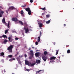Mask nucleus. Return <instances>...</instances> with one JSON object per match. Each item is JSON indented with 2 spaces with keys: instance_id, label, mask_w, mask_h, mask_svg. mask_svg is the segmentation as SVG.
I'll return each instance as SVG.
<instances>
[{
  "instance_id": "nucleus-21",
  "label": "nucleus",
  "mask_w": 74,
  "mask_h": 74,
  "mask_svg": "<svg viewBox=\"0 0 74 74\" xmlns=\"http://www.w3.org/2000/svg\"><path fill=\"white\" fill-rule=\"evenodd\" d=\"M1 56H4V53L2 52L0 53Z\"/></svg>"
},
{
  "instance_id": "nucleus-17",
  "label": "nucleus",
  "mask_w": 74,
  "mask_h": 74,
  "mask_svg": "<svg viewBox=\"0 0 74 74\" xmlns=\"http://www.w3.org/2000/svg\"><path fill=\"white\" fill-rule=\"evenodd\" d=\"M25 10L26 11L28 12L30 10V8H27L25 9Z\"/></svg>"
},
{
  "instance_id": "nucleus-62",
  "label": "nucleus",
  "mask_w": 74,
  "mask_h": 74,
  "mask_svg": "<svg viewBox=\"0 0 74 74\" xmlns=\"http://www.w3.org/2000/svg\"><path fill=\"white\" fill-rule=\"evenodd\" d=\"M50 62H51V61Z\"/></svg>"
},
{
  "instance_id": "nucleus-28",
  "label": "nucleus",
  "mask_w": 74,
  "mask_h": 74,
  "mask_svg": "<svg viewBox=\"0 0 74 74\" xmlns=\"http://www.w3.org/2000/svg\"><path fill=\"white\" fill-rule=\"evenodd\" d=\"M8 57H9V58H12V55H9L8 56Z\"/></svg>"
},
{
  "instance_id": "nucleus-52",
  "label": "nucleus",
  "mask_w": 74,
  "mask_h": 74,
  "mask_svg": "<svg viewBox=\"0 0 74 74\" xmlns=\"http://www.w3.org/2000/svg\"><path fill=\"white\" fill-rule=\"evenodd\" d=\"M18 55V54H15V56H17Z\"/></svg>"
},
{
  "instance_id": "nucleus-2",
  "label": "nucleus",
  "mask_w": 74,
  "mask_h": 74,
  "mask_svg": "<svg viewBox=\"0 0 74 74\" xmlns=\"http://www.w3.org/2000/svg\"><path fill=\"white\" fill-rule=\"evenodd\" d=\"M16 10V8L14 6H10L9 7L8 10V11H6V13L8 14V11H11V10Z\"/></svg>"
},
{
  "instance_id": "nucleus-16",
  "label": "nucleus",
  "mask_w": 74,
  "mask_h": 74,
  "mask_svg": "<svg viewBox=\"0 0 74 74\" xmlns=\"http://www.w3.org/2000/svg\"><path fill=\"white\" fill-rule=\"evenodd\" d=\"M19 23L22 26H23V22H22L21 21H18Z\"/></svg>"
},
{
  "instance_id": "nucleus-18",
  "label": "nucleus",
  "mask_w": 74,
  "mask_h": 74,
  "mask_svg": "<svg viewBox=\"0 0 74 74\" xmlns=\"http://www.w3.org/2000/svg\"><path fill=\"white\" fill-rule=\"evenodd\" d=\"M7 42V40L6 39H5L4 40V41L3 42V43L4 44H6V43Z\"/></svg>"
},
{
  "instance_id": "nucleus-38",
  "label": "nucleus",
  "mask_w": 74,
  "mask_h": 74,
  "mask_svg": "<svg viewBox=\"0 0 74 74\" xmlns=\"http://www.w3.org/2000/svg\"><path fill=\"white\" fill-rule=\"evenodd\" d=\"M18 39H19L18 38H16L15 40H18Z\"/></svg>"
},
{
  "instance_id": "nucleus-31",
  "label": "nucleus",
  "mask_w": 74,
  "mask_h": 74,
  "mask_svg": "<svg viewBox=\"0 0 74 74\" xmlns=\"http://www.w3.org/2000/svg\"><path fill=\"white\" fill-rule=\"evenodd\" d=\"M56 55H58V52H59V51L58 50H56Z\"/></svg>"
},
{
  "instance_id": "nucleus-59",
  "label": "nucleus",
  "mask_w": 74,
  "mask_h": 74,
  "mask_svg": "<svg viewBox=\"0 0 74 74\" xmlns=\"http://www.w3.org/2000/svg\"><path fill=\"white\" fill-rule=\"evenodd\" d=\"M12 74H15V73H12Z\"/></svg>"
},
{
  "instance_id": "nucleus-20",
  "label": "nucleus",
  "mask_w": 74,
  "mask_h": 74,
  "mask_svg": "<svg viewBox=\"0 0 74 74\" xmlns=\"http://www.w3.org/2000/svg\"><path fill=\"white\" fill-rule=\"evenodd\" d=\"M2 37H3V38H7V37L6 36V35H3L2 36Z\"/></svg>"
},
{
  "instance_id": "nucleus-27",
  "label": "nucleus",
  "mask_w": 74,
  "mask_h": 74,
  "mask_svg": "<svg viewBox=\"0 0 74 74\" xmlns=\"http://www.w3.org/2000/svg\"><path fill=\"white\" fill-rule=\"evenodd\" d=\"M50 22H51V21H50V20H49L48 21L46 22V23L47 24L49 23H50Z\"/></svg>"
},
{
  "instance_id": "nucleus-42",
  "label": "nucleus",
  "mask_w": 74,
  "mask_h": 74,
  "mask_svg": "<svg viewBox=\"0 0 74 74\" xmlns=\"http://www.w3.org/2000/svg\"><path fill=\"white\" fill-rule=\"evenodd\" d=\"M2 15H1V14L0 13V17H2Z\"/></svg>"
},
{
  "instance_id": "nucleus-34",
  "label": "nucleus",
  "mask_w": 74,
  "mask_h": 74,
  "mask_svg": "<svg viewBox=\"0 0 74 74\" xmlns=\"http://www.w3.org/2000/svg\"><path fill=\"white\" fill-rule=\"evenodd\" d=\"M18 62L19 64H21V61L20 60Z\"/></svg>"
},
{
  "instance_id": "nucleus-50",
  "label": "nucleus",
  "mask_w": 74,
  "mask_h": 74,
  "mask_svg": "<svg viewBox=\"0 0 74 74\" xmlns=\"http://www.w3.org/2000/svg\"><path fill=\"white\" fill-rule=\"evenodd\" d=\"M42 73H44V72H41V73L40 72L39 74H42Z\"/></svg>"
},
{
  "instance_id": "nucleus-6",
  "label": "nucleus",
  "mask_w": 74,
  "mask_h": 74,
  "mask_svg": "<svg viewBox=\"0 0 74 74\" xmlns=\"http://www.w3.org/2000/svg\"><path fill=\"white\" fill-rule=\"evenodd\" d=\"M42 59L44 62H46V60H47V57L43 56L42 57Z\"/></svg>"
},
{
  "instance_id": "nucleus-15",
  "label": "nucleus",
  "mask_w": 74,
  "mask_h": 74,
  "mask_svg": "<svg viewBox=\"0 0 74 74\" xmlns=\"http://www.w3.org/2000/svg\"><path fill=\"white\" fill-rule=\"evenodd\" d=\"M40 62H41V61L39 60H36V63H37V64H38V63H40Z\"/></svg>"
},
{
  "instance_id": "nucleus-35",
  "label": "nucleus",
  "mask_w": 74,
  "mask_h": 74,
  "mask_svg": "<svg viewBox=\"0 0 74 74\" xmlns=\"http://www.w3.org/2000/svg\"><path fill=\"white\" fill-rule=\"evenodd\" d=\"M49 15H46V18H49Z\"/></svg>"
},
{
  "instance_id": "nucleus-39",
  "label": "nucleus",
  "mask_w": 74,
  "mask_h": 74,
  "mask_svg": "<svg viewBox=\"0 0 74 74\" xmlns=\"http://www.w3.org/2000/svg\"><path fill=\"white\" fill-rule=\"evenodd\" d=\"M9 61H10V62H12V59H10L9 60Z\"/></svg>"
},
{
  "instance_id": "nucleus-26",
  "label": "nucleus",
  "mask_w": 74,
  "mask_h": 74,
  "mask_svg": "<svg viewBox=\"0 0 74 74\" xmlns=\"http://www.w3.org/2000/svg\"><path fill=\"white\" fill-rule=\"evenodd\" d=\"M70 53V50L69 49H68L67 51V53Z\"/></svg>"
},
{
  "instance_id": "nucleus-37",
  "label": "nucleus",
  "mask_w": 74,
  "mask_h": 74,
  "mask_svg": "<svg viewBox=\"0 0 74 74\" xmlns=\"http://www.w3.org/2000/svg\"><path fill=\"white\" fill-rule=\"evenodd\" d=\"M29 59H32V56H30L29 57Z\"/></svg>"
},
{
  "instance_id": "nucleus-43",
  "label": "nucleus",
  "mask_w": 74,
  "mask_h": 74,
  "mask_svg": "<svg viewBox=\"0 0 74 74\" xmlns=\"http://www.w3.org/2000/svg\"><path fill=\"white\" fill-rule=\"evenodd\" d=\"M26 70H27V71H30V70L29 69H26Z\"/></svg>"
},
{
  "instance_id": "nucleus-22",
  "label": "nucleus",
  "mask_w": 74,
  "mask_h": 74,
  "mask_svg": "<svg viewBox=\"0 0 74 74\" xmlns=\"http://www.w3.org/2000/svg\"><path fill=\"white\" fill-rule=\"evenodd\" d=\"M10 21H8V25H7V27H8V28H10Z\"/></svg>"
},
{
  "instance_id": "nucleus-14",
  "label": "nucleus",
  "mask_w": 74,
  "mask_h": 74,
  "mask_svg": "<svg viewBox=\"0 0 74 74\" xmlns=\"http://www.w3.org/2000/svg\"><path fill=\"white\" fill-rule=\"evenodd\" d=\"M2 22L3 23H5V25L7 24L6 23V22H5V19L4 18H3V19H2Z\"/></svg>"
},
{
  "instance_id": "nucleus-45",
  "label": "nucleus",
  "mask_w": 74,
  "mask_h": 74,
  "mask_svg": "<svg viewBox=\"0 0 74 74\" xmlns=\"http://www.w3.org/2000/svg\"><path fill=\"white\" fill-rule=\"evenodd\" d=\"M25 58H26V57H27V55H26V54L25 55Z\"/></svg>"
},
{
  "instance_id": "nucleus-24",
  "label": "nucleus",
  "mask_w": 74,
  "mask_h": 74,
  "mask_svg": "<svg viewBox=\"0 0 74 74\" xmlns=\"http://www.w3.org/2000/svg\"><path fill=\"white\" fill-rule=\"evenodd\" d=\"M42 71V70H40L39 71H36V73H40V71Z\"/></svg>"
},
{
  "instance_id": "nucleus-23",
  "label": "nucleus",
  "mask_w": 74,
  "mask_h": 74,
  "mask_svg": "<svg viewBox=\"0 0 74 74\" xmlns=\"http://www.w3.org/2000/svg\"><path fill=\"white\" fill-rule=\"evenodd\" d=\"M44 53L45 55H47V51H44Z\"/></svg>"
},
{
  "instance_id": "nucleus-47",
  "label": "nucleus",
  "mask_w": 74,
  "mask_h": 74,
  "mask_svg": "<svg viewBox=\"0 0 74 74\" xmlns=\"http://www.w3.org/2000/svg\"><path fill=\"white\" fill-rule=\"evenodd\" d=\"M44 14H45L44 13H42V15L44 16Z\"/></svg>"
},
{
  "instance_id": "nucleus-8",
  "label": "nucleus",
  "mask_w": 74,
  "mask_h": 74,
  "mask_svg": "<svg viewBox=\"0 0 74 74\" xmlns=\"http://www.w3.org/2000/svg\"><path fill=\"white\" fill-rule=\"evenodd\" d=\"M0 8H1V9H3V7H2L1 6H0V11H1V14H2V15H3V14H4V11H1L2 10H1V9Z\"/></svg>"
},
{
  "instance_id": "nucleus-10",
  "label": "nucleus",
  "mask_w": 74,
  "mask_h": 74,
  "mask_svg": "<svg viewBox=\"0 0 74 74\" xmlns=\"http://www.w3.org/2000/svg\"><path fill=\"white\" fill-rule=\"evenodd\" d=\"M38 24L39 25V27H42V23H38Z\"/></svg>"
},
{
  "instance_id": "nucleus-54",
  "label": "nucleus",
  "mask_w": 74,
  "mask_h": 74,
  "mask_svg": "<svg viewBox=\"0 0 74 74\" xmlns=\"http://www.w3.org/2000/svg\"><path fill=\"white\" fill-rule=\"evenodd\" d=\"M38 51H38V50H37L36 51V52H38Z\"/></svg>"
},
{
  "instance_id": "nucleus-1",
  "label": "nucleus",
  "mask_w": 74,
  "mask_h": 74,
  "mask_svg": "<svg viewBox=\"0 0 74 74\" xmlns=\"http://www.w3.org/2000/svg\"><path fill=\"white\" fill-rule=\"evenodd\" d=\"M13 48H14V45H10L7 48V50L9 51V52L10 53H12Z\"/></svg>"
},
{
  "instance_id": "nucleus-25",
  "label": "nucleus",
  "mask_w": 74,
  "mask_h": 74,
  "mask_svg": "<svg viewBox=\"0 0 74 74\" xmlns=\"http://www.w3.org/2000/svg\"><path fill=\"white\" fill-rule=\"evenodd\" d=\"M40 10H45V7H44V8H40Z\"/></svg>"
},
{
  "instance_id": "nucleus-7",
  "label": "nucleus",
  "mask_w": 74,
  "mask_h": 74,
  "mask_svg": "<svg viewBox=\"0 0 74 74\" xmlns=\"http://www.w3.org/2000/svg\"><path fill=\"white\" fill-rule=\"evenodd\" d=\"M56 59V57L54 56H53L50 58V60H54Z\"/></svg>"
},
{
  "instance_id": "nucleus-61",
  "label": "nucleus",
  "mask_w": 74,
  "mask_h": 74,
  "mask_svg": "<svg viewBox=\"0 0 74 74\" xmlns=\"http://www.w3.org/2000/svg\"><path fill=\"white\" fill-rule=\"evenodd\" d=\"M42 55H44V54H42Z\"/></svg>"
},
{
  "instance_id": "nucleus-58",
  "label": "nucleus",
  "mask_w": 74,
  "mask_h": 74,
  "mask_svg": "<svg viewBox=\"0 0 74 74\" xmlns=\"http://www.w3.org/2000/svg\"><path fill=\"white\" fill-rule=\"evenodd\" d=\"M32 48L33 49H34V47H32Z\"/></svg>"
},
{
  "instance_id": "nucleus-19",
  "label": "nucleus",
  "mask_w": 74,
  "mask_h": 74,
  "mask_svg": "<svg viewBox=\"0 0 74 74\" xmlns=\"http://www.w3.org/2000/svg\"><path fill=\"white\" fill-rule=\"evenodd\" d=\"M28 14H29V15H31V12L32 11H31V10H29V11H28Z\"/></svg>"
},
{
  "instance_id": "nucleus-55",
  "label": "nucleus",
  "mask_w": 74,
  "mask_h": 74,
  "mask_svg": "<svg viewBox=\"0 0 74 74\" xmlns=\"http://www.w3.org/2000/svg\"><path fill=\"white\" fill-rule=\"evenodd\" d=\"M6 59L8 60V57H7L6 58Z\"/></svg>"
},
{
  "instance_id": "nucleus-13",
  "label": "nucleus",
  "mask_w": 74,
  "mask_h": 74,
  "mask_svg": "<svg viewBox=\"0 0 74 74\" xmlns=\"http://www.w3.org/2000/svg\"><path fill=\"white\" fill-rule=\"evenodd\" d=\"M30 55L31 56H33L34 55V53H33V50H30Z\"/></svg>"
},
{
  "instance_id": "nucleus-3",
  "label": "nucleus",
  "mask_w": 74,
  "mask_h": 74,
  "mask_svg": "<svg viewBox=\"0 0 74 74\" xmlns=\"http://www.w3.org/2000/svg\"><path fill=\"white\" fill-rule=\"evenodd\" d=\"M25 64L26 65H28L29 66V65H30V62L28 61L27 60H25Z\"/></svg>"
},
{
  "instance_id": "nucleus-48",
  "label": "nucleus",
  "mask_w": 74,
  "mask_h": 74,
  "mask_svg": "<svg viewBox=\"0 0 74 74\" xmlns=\"http://www.w3.org/2000/svg\"><path fill=\"white\" fill-rule=\"evenodd\" d=\"M28 50L29 51H30V50H31V48L30 47L28 49Z\"/></svg>"
},
{
  "instance_id": "nucleus-33",
  "label": "nucleus",
  "mask_w": 74,
  "mask_h": 74,
  "mask_svg": "<svg viewBox=\"0 0 74 74\" xmlns=\"http://www.w3.org/2000/svg\"><path fill=\"white\" fill-rule=\"evenodd\" d=\"M35 44L36 45H38V42H35Z\"/></svg>"
},
{
  "instance_id": "nucleus-44",
  "label": "nucleus",
  "mask_w": 74,
  "mask_h": 74,
  "mask_svg": "<svg viewBox=\"0 0 74 74\" xmlns=\"http://www.w3.org/2000/svg\"><path fill=\"white\" fill-rule=\"evenodd\" d=\"M38 42H40V39H38Z\"/></svg>"
},
{
  "instance_id": "nucleus-4",
  "label": "nucleus",
  "mask_w": 74,
  "mask_h": 74,
  "mask_svg": "<svg viewBox=\"0 0 74 74\" xmlns=\"http://www.w3.org/2000/svg\"><path fill=\"white\" fill-rule=\"evenodd\" d=\"M24 29L25 32V33H27V32H28L29 31V29L28 28H26V27H24Z\"/></svg>"
},
{
  "instance_id": "nucleus-56",
  "label": "nucleus",
  "mask_w": 74,
  "mask_h": 74,
  "mask_svg": "<svg viewBox=\"0 0 74 74\" xmlns=\"http://www.w3.org/2000/svg\"><path fill=\"white\" fill-rule=\"evenodd\" d=\"M64 26H66V24H64Z\"/></svg>"
},
{
  "instance_id": "nucleus-49",
  "label": "nucleus",
  "mask_w": 74,
  "mask_h": 74,
  "mask_svg": "<svg viewBox=\"0 0 74 74\" xmlns=\"http://www.w3.org/2000/svg\"><path fill=\"white\" fill-rule=\"evenodd\" d=\"M12 60H15V58H13L12 59Z\"/></svg>"
},
{
  "instance_id": "nucleus-11",
  "label": "nucleus",
  "mask_w": 74,
  "mask_h": 74,
  "mask_svg": "<svg viewBox=\"0 0 74 74\" xmlns=\"http://www.w3.org/2000/svg\"><path fill=\"white\" fill-rule=\"evenodd\" d=\"M40 54V53H35V56L37 58L39 57V54Z\"/></svg>"
},
{
  "instance_id": "nucleus-40",
  "label": "nucleus",
  "mask_w": 74,
  "mask_h": 74,
  "mask_svg": "<svg viewBox=\"0 0 74 74\" xmlns=\"http://www.w3.org/2000/svg\"><path fill=\"white\" fill-rule=\"evenodd\" d=\"M33 0H30V2L31 3H33Z\"/></svg>"
},
{
  "instance_id": "nucleus-41",
  "label": "nucleus",
  "mask_w": 74,
  "mask_h": 74,
  "mask_svg": "<svg viewBox=\"0 0 74 74\" xmlns=\"http://www.w3.org/2000/svg\"><path fill=\"white\" fill-rule=\"evenodd\" d=\"M40 37H41V32L40 31Z\"/></svg>"
},
{
  "instance_id": "nucleus-46",
  "label": "nucleus",
  "mask_w": 74,
  "mask_h": 74,
  "mask_svg": "<svg viewBox=\"0 0 74 74\" xmlns=\"http://www.w3.org/2000/svg\"><path fill=\"white\" fill-rule=\"evenodd\" d=\"M19 57H20V58H22V56L20 55L19 56Z\"/></svg>"
},
{
  "instance_id": "nucleus-32",
  "label": "nucleus",
  "mask_w": 74,
  "mask_h": 74,
  "mask_svg": "<svg viewBox=\"0 0 74 74\" xmlns=\"http://www.w3.org/2000/svg\"><path fill=\"white\" fill-rule=\"evenodd\" d=\"M17 60L18 61H20V59L19 58H17Z\"/></svg>"
},
{
  "instance_id": "nucleus-53",
  "label": "nucleus",
  "mask_w": 74,
  "mask_h": 74,
  "mask_svg": "<svg viewBox=\"0 0 74 74\" xmlns=\"http://www.w3.org/2000/svg\"><path fill=\"white\" fill-rule=\"evenodd\" d=\"M16 54H17V55H18V54H19V53L18 52H17Z\"/></svg>"
},
{
  "instance_id": "nucleus-57",
  "label": "nucleus",
  "mask_w": 74,
  "mask_h": 74,
  "mask_svg": "<svg viewBox=\"0 0 74 74\" xmlns=\"http://www.w3.org/2000/svg\"><path fill=\"white\" fill-rule=\"evenodd\" d=\"M53 44H54V45H55V42L53 43Z\"/></svg>"
},
{
  "instance_id": "nucleus-60",
  "label": "nucleus",
  "mask_w": 74,
  "mask_h": 74,
  "mask_svg": "<svg viewBox=\"0 0 74 74\" xmlns=\"http://www.w3.org/2000/svg\"><path fill=\"white\" fill-rule=\"evenodd\" d=\"M60 57H59L58 58L59 59H60Z\"/></svg>"
},
{
  "instance_id": "nucleus-30",
  "label": "nucleus",
  "mask_w": 74,
  "mask_h": 74,
  "mask_svg": "<svg viewBox=\"0 0 74 74\" xmlns=\"http://www.w3.org/2000/svg\"><path fill=\"white\" fill-rule=\"evenodd\" d=\"M8 32V30H6L5 31V34H6V33H7Z\"/></svg>"
},
{
  "instance_id": "nucleus-12",
  "label": "nucleus",
  "mask_w": 74,
  "mask_h": 74,
  "mask_svg": "<svg viewBox=\"0 0 74 74\" xmlns=\"http://www.w3.org/2000/svg\"><path fill=\"white\" fill-rule=\"evenodd\" d=\"M8 38L10 42H12L14 40V39L11 38V37H9Z\"/></svg>"
},
{
  "instance_id": "nucleus-29",
  "label": "nucleus",
  "mask_w": 74,
  "mask_h": 74,
  "mask_svg": "<svg viewBox=\"0 0 74 74\" xmlns=\"http://www.w3.org/2000/svg\"><path fill=\"white\" fill-rule=\"evenodd\" d=\"M23 10H21V15L23 14Z\"/></svg>"
},
{
  "instance_id": "nucleus-36",
  "label": "nucleus",
  "mask_w": 74,
  "mask_h": 74,
  "mask_svg": "<svg viewBox=\"0 0 74 74\" xmlns=\"http://www.w3.org/2000/svg\"><path fill=\"white\" fill-rule=\"evenodd\" d=\"M26 6V5H24L22 6V7H25Z\"/></svg>"
},
{
  "instance_id": "nucleus-5",
  "label": "nucleus",
  "mask_w": 74,
  "mask_h": 74,
  "mask_svg": "<svg viewBox=\"0 0 74 74\" xmlns=\"http://www.w3.org/2000/svg\"><path fill=\"white\" fill-rule=\"evenodd\" d=\"M12 20L13 21H14V22H17V21H18V18L16 17L13 18Z\"/></svg>"
},
{
  "instance_id": "nucleus-9",
  "label": "nucleus",
  "mask_w": 74,
  "mask_h": 74,
  "mask_svg": "<svg viewBox=\"0 0 74 74\" xmlns=\"http://www.w3.org/2000/svg\"><path fill=\"white\" fill-rule=\"evenodd\" d=\"M36 64V63H32V64L31 62H30V64H29V66H31V67H32L33 66H34Z\"/></svg>"
},
{
  "instance_id": "nucleus-51",
  "label": "nucleus",
  "mask_w": 74,
  "mask_h": 74,
  "mask_svg": "<svg viewBox=\"0 0 74 74\" xmlns=\"http://www.w3.org/2000/svg\"><path fill=\"white\" fill-rule=\"evenodd\" d=\"M38 39H40V36L38 37Z\"/></svg>"
}]
</instances>
